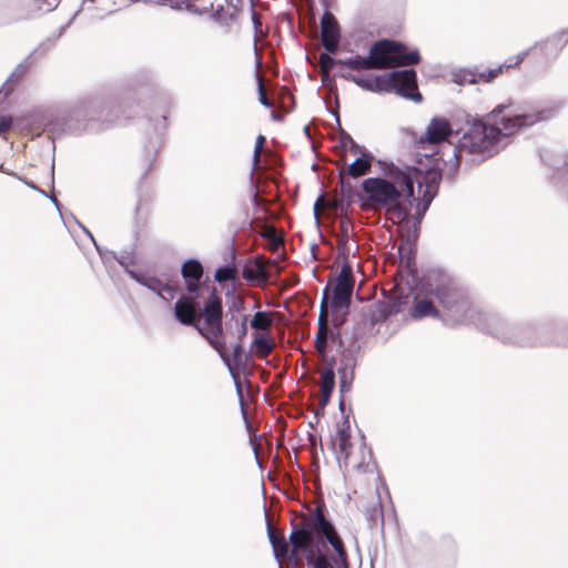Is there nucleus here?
<instances>
[{"label": "nucleus", "mask_w": 568, "mask_h": 568, "mask_svg": "<svg viewBox=\"0 0 568 568\" xmlns=\"http://www.w3.org/2000/svg\"><path fill=\"white\" fill-rule=\"evenodd\" d=\"M386 178H368L363 181V206L375 211L383 210L389 221L400 224L410 213L412 202L417 185V199L425 212L435 197L442 173L439 159L435 155H425L416 166H397L394 164L385 169Z\"/></svg>", "instance_id": "obj_1"}, {"label": "nucleus", "mask_w": 568, "mask_h": 568, "mask_svg": "<svg viewBox=\"0 0 568 568\" xmlns=\"http://www.w3.org/2000/svg\"><path fill=\"white\" fill-rule=\"evenodd\" d=\"M548 119L545 111L521 112L511 104H499L481 119L467 123L454 152L458 164L466 156L487 159L496 154L519 130Z\"/></svg>", "instance_id": "obj_2"}, {"label": "nucleus", "mask_w": 568, "mask_h": 568, "mask_svg": "<svg viewBox=\"0 0 568 568\" xmlns=\"http://www.w3.org/2000/svg\"><path fill=\"white\" fill-rule=\"evenodd\" d=\"M427 291L434 295L444 308V322L449 324L473 323L487 329L498 338L525 344L513 335L504 332L503 324L494 316H487L478 312L468 301L465 294L456 287L454 281L445 274L428 276Z\"/></svg>", "instance_id": "obj_3"}, {"label": "nucleus", "mask_w": 568, "mask_h": 568, "mask_svg": "<svg viewBox=\"0 0 568 568\" xmlns=\"http://www.w3.org/2000/svg\"><path fill=\"white\" fill-rule=\"evenodd\" d=\"M419 61L417 50H410L400 42L393 40H381L374 43L368 57H352L341 61L343 65L353 70L387 69L398 65H412Z\"/></svg>", "instance_id": "obj_4"}, {"label": "nucleus", "mask_w": 568, "mask_h": 568, "mask_svg": "<svg viewBox=\"0 0 568 568\" xmlns=\"http://www.w3.org/2000/svg\"><path fill=\"white\" fill-rule=\"evenodd\" d=\"M344 78L371 92L395 91L406 99L415 102L422 101V94L417 91L416 72L412 69L395 71L384 75H355L348 73Z\"/></svg>", "instance_id": "obj_5"}, {"label": "nucleus", "mask_w": 568, "mask_h": 568, "mask_svg": "<svg viewBox=\"0 0 568 568\" xmlns=\"http://www.w3.org/2000/svg\"><path fill=\"white\" fill-rule=\"evenodd\" d=\"M223 307L222 301L215 294H212L196 317L194 327L210 343V345L220 354L224 363L231 367V358L225 353V341L223 338L222 327Z\"/></svg>", "instance_id": "obj_6"}, {"label": "nucleus", "mask_w": 568, "mask_h": 568, "mask_svg": "<svg viewBox=\"0 0 568 568\" xmlns=\"http://www.w3.org/2000/svg\"><path fill=\"white\" fill-rule=\"evenodd\" d=\"M313 528L320 531L332 545L335 552L333 556L335 568H347V554L345 551L344 545L336 534L333 525L326 520L323 513L318 508L316 509L314 517Z\"/></svg>", "instance_id": "obj_7"}, {"label": "nucleus", "mask_w": 568, "mask_h": 568, "mask_svg": "<svg viewBox=\"0 0 568 568\" xmlns=\"http://www.w3.org/2000/svg\"><path fill=\"white\" fill-rule=\"evenodd\" d=\"M338 452L337 458L339 463H343L345 468H352L357 470L358 473H365L368 470L369 460L372 458L371 452L366 450L364 442H361L358 447L361 458L354 455L352 452L353 445L349 439H339L337 440Z\"/></svg>", "instance_id": "obj_8"}, {"label": "nucleus", "mask_w": 568, "mask_h": 568, "mask_svg": "<svg viewBox=\"0 0 568 568\" xmlns=\"http://www.w3.org/2000/svg\"><path fill=\"white\" fill-rule=\"evenodd\" d=\"M354 287V278L349 266H343L333 290L332 303L335 308H347Z\"/></svg>", "instance_id": "obj_9"}, {"label": "nucleus", "mask_w": 568, "mask_h": 568, "mask_svg": "<svg viewBox=\"0 0 568 568\" xmlns=\"http://www.w3.org/2000/svg\"><path fill=\"white\" fill-rule=\"evenodd\" d=\"M321 34L324 48L334 53L339 41V28L335 17L326 11L321 19Z\"/></svg>", "instance_id": "obj_10"}, {"label": "nucleus", "mask_w": 568, "mask_h": 568, "mask_svg": "<svg viewBox=\"0 0 568 568\" xmlns=\"http://www.w3.org/2000/svg\"><path fill=\"white\" fill-rule=\"evenodd\" d=\"M452 125L448 120L444 118H434L430 120L424 136L420 138V145L426 143L437 144L445 141L452 134Z\"/></svg>", "instance_id": "obj_11"}, {"label": "nucleus", "mask_w": 568, "mask_h": 568, "mask_svg": "<svg viewBox=\"0 0 568 568\" xmlns=\"http://www.w3.org/2000/svg\"><path fill=\"white\" fill-rule=\"evenodd\" d=\"M351 151L358 155L347 168L348 175L358 178L369 172L373 155L369 152L364 151L359 145L352 142Z\"/></svg>", "instance_id": "obj_12"}, {"label": "nucleus", "mask_w": 568, "mask_h": 568, "mask_svg": "<svg viewBox=\"0 0 568 568\" xmlns=\"http://www.w3.org/2000/svg\"><path fill=\"white\" fill-rule=\"evenodd\" d=\"M131 275L142 285L146 286L149 290L158 293V295L165 301L173 300L176 296L178 287L175 285H172L170 283H163L155 277H138L132 273Z\"/></svg>", "instance_id": "obj_13"}, {"label": "nucleus", "mask_w": 568, "mask_h": 568, "mask_svg": "<svg viewBox=\"0 0 568 568\" xmlns=\"http://www.w3.org/2000/svg\"><path fill=\"white\" fill-rule=\"evenodd\" d=\"M174 314L182 324L194 326L197 317V311L193 300L185 296L179 298L175 303Z\"/></svg>", "instance_id": "obj_14"}, {"label": "nucleus", "mask_w": 568, "mask_h": 568, "mask_svg": "<svg viewBox=\"0 0 568 568\" xmlns=\"http://www.w3.org/2000/svg\"><path fill=\"white\" fill-rule=\"evenodd\" d=\"M182 275L186 282L189 292H195L203 275V268L196 260H189L182 265Z\"/></svg>", "instance_id": "obj_15"}, {"label": "nucleus", "mask_w": 568, "mask_h": 568, "mask_svg": "<svg viewBox=\"0 0 568 568\" xmlns=\"http://www.w3.org/2000/svg\"><path fill=\"white\" fill-rule=\"evenodd\" d=\"M410 315L414 318H422L426 316L437 317L439 315V311L434 306L432 301L416 296Z\"/></svg>", "instance_id": "obj_16"}, {"label": "nucleus", "mask_w": 568, "mask_h": 568, "mask_svg": "<svg viewBox=\"0 0 568 568\" xmlns=\"http://www.w3.org/2000/svg\"><path fill=\"white\" fill-rule=\"evenodd\" d=\"M251 348L254 356L258 358H265L273 351L274 343L264 334H255Z\"/></svg>", "instance_id": "obj_17"}, {"label": "nucleus", "mask_w": 568, "mask_h": 568, "mask_svg": "<svg viewBox=\"0 0 568 568\" xmlns=\"http://www.w3.org/2000/svg\"><path fill=\"white\" fill-rule=\"evenodd\" d=\"M290 541L296 551L307 550L313 544V532L307 529H294L290 535Z\"/></svg>", "instance_id": "obj_18"}, {"label": "nucleus", "mask_w": 568, "mask_h": 568, "mask_svg": "<svg viewBox=\"0 0 568 568\" xmlns=\"http://www.w3.org/2000/svg\"><path fill=\"white\" fill-rule=\"evenodd\" d=\"M145 2H152L160 6H168L171 9L174 10H182L185 9L190 12L194 13H203L207 11V8H203V10H200L196 8L194 3H192L190 0H144Z\"/></svg>", "instance_id": "obj_19"}, {"label": "nucleus", "mask_w": 568, "mask_h": 568, "mask_svg": "<svg viewBox=\"0 0 568 568\" xmlns=\"http://www.w3.org/2000/svg\"><path fill=\"white\" fill-rule=\"evenodd\" d=\"M335 386V374L332 368H326L321 373V395L323 404L329 400Z\"/></svg>", "instance_id": "obj_20"}, {"label": "nucleus", "mask_w": 568, "mask_h": 568, "mask_svg": "<svg viewBox=\"0 0 568 568\" xmlns=\"http://www.w3.org/2000/svg\"><path fill=\"white\" fill-rule=\"evenodd\" d=\"M267 534L276 559L280 560L281 558H284L288 548L285 538L283 536H278L270 524L267 525Z\"/></svg>", "instance_id": "obj_21"}, {"label": "nucleus", "mask_w": 568, "mask_h": 568, "mask_svg": "<svg viewBox=\"0 0 568 568\" xmlns=\"http://www.w3.org/2000/svg\"><path fill=\"white\" fill-rule=\"evenodd\" d=\"M273 324V317L268 312H256L251 321V327L256 331H268Z\"/></svg>", "instance_id": "obj_22"}, {"label": "nucleus", "mask_w": 568, "mask_h": 568, "mask_svg": "<svg viewBox=\"0 0 568 568\" xmlns=\"http://www.w3.org/2000/svg\"><path fill=\"white\" fill-rule=\"evenodd\" d=\"M306 560L313 568H335L334 560L332 562L322 554H316L314 550H310Z\"/></svg>", "instance_id": "obj_23"}, {"label": "nucleus", "mask_w": 568, "mask_h": 568, "mask_svg": "<svg viewBox=\"0 0 568 568\" xmlns=\"http://www.w3.org/2000/svg\"><path fill=\"white\" fill-rule=\"evenodd\" d=\"M243 275L246 280L262 278L265 281L267 278L265 268L258 263H255L253 266H246Z\"/></svg>", "instance_id": "obj_24"}, {"label": "nucleus", "mask_w": 568, "mask_h": 568, "mask_svg": "<svg viewBox=\"0 0 568 568\" xmlns=\"http://www.w3.org/2000/svg\"><path fill=\"white\" fill-rule=\"evenodd\" d=\"M236 277V270L233 266H224L216 270L214 278L219 283L233 281Z\"/></svg>", "instance_id": "obj_25"}, {"label": "nucleus", "mask_w": 568, "mask_h": 568, "mask_svg": "<svg viewBox=\"0 0 568 568\" xmlns=\"http://www.w3.org/2000/svg\"><path fill=\"white\" fill-rule=\"evenodd\" d=\"M328 328L318 327V332L315 338V345L317 351L321 354L325 353L326 349V339H327Z\"/></svg>", "instance_id": "obj_26"}, {"label": "nucleus", "mask_w": 568, "mask_h": 568, "mask_svg": "<svg viewBox=\"0 0 568 568\" xmlns=\"http://www.w3.org/2000/svg\"><path fill=\"white\" fill-rule=\"evenodd\" d=\"M99 6L102 11L112 12L114 7L121 6L118 0H91Z\"/></svg>", "instance_id": "obj_27"}, {"label": "nucleus", "mask_w": 568, "mask_h": 568, "mask_svg": "<svg viewBox=\"0 0 568 568\" xmlns=\"http://www.w3.org/2000/svg\"><path fill=\"white\" fill-rule=\"evenodd\" d=\"M264 142H265V136L264 135H258L256 138L255 148H254V154H253V160H254V165L255 166L260 162V156H261V152H262Z\"/></svg>", "instance_id": "obj_28"}, {"label": "nucleus", "mask_w": 568, "mask_h": 568, "mask_svg": "<svg viewBox=\"0 0 568 568\" xmlns=\"http://www.w3.org/2000/svg\"><path fill=\"white\" fill-rule=\"evenodd\" d=\"M258 100L260 102L266 106V108H270L272 106L267 95H266V92H265V89H264V85L262 83V81L260 80V83H258Z\"/></svg>", "instance_id": "obj_29"}, {"label": "nucleus", "mask_w": 568, "mask_h": 568, "mask_svg": "<svg viewBox=\"0 0 568 568\" xmlns=\"http://www.w3.org/2000/svg\"><path fill=\"white\" fill-rule=\"evenodd\" d=\"M12 125V118L10 115H0V134L7 132Z\"/></svg>", "instance_id": "obj_30"}, {"label": "nucleus", "mask_w": 568, "mask_h": 568, "mask_svg": "<svg viewBox=\"0 0 568 568\" xmlns=\"http://www.w3.org/2000/svg\"><path fill=\"white\" fill-rule=\"evenodd\" d=\"M339 374H341V385H339L341 392H348L351 388V382L348 381L346 369L339 371Z\"/></svg>", "instance_id": "obj_31"}, {"label": "nucleus", "mask_w": 568, "mask_h": 568, "mask_svg": "<svg viewBox=\"0 0 568 568\" xmlns=\"http://www.w3.org/2000/svg\"><path fill=\"white\" fill-rule=\"evenodd\" d=\"M318 327L327 328V311L324 308V303L322 304V310L318 316Z\"/></svg>", "instance_id": "obj_32"}, {"label": "nucleus", "mask_w": 568, "mask_h": 568, "mask_svg": "<svg viewBox=\"0 0 568 568\" xmlns=\"http://www.w3.org/2000/svg\"><path fill=\"white\" fill-rule=\"evenodd\" d=\"M321 64L324 70H327L333 64V59L328 54L323 53L321 55Z\"/></svg>", "instance_id": "obj_33"}, {"label": "nucleus", "mask_w": 568, "mask_h": 568, "mask_svg": "<svg viewBox=\"0 0 568 568\" xmlns=\"http://www.w3.org/2000/svg\"><path fill=\"white\" fill-rule=\"evenodd\" d=\"M241 356H242V346H241V344L237 343L233 346V354H232L233 361L235 363H239L241 359Z\"/></svg>", "instance_id": "obj_34"}, {"label": "nucleus", "mask_w": 568, "mask_h": 568, "mask_svg": "<svg viewBox=\"0 0 568 568\" xmlns=\"http://www.w3.org/2000/svg\"><path fill=\"white\" fill-rule=\"evenodd\" d=\"M247 334V317L244 316L241 321V334L240 338H243Z\"/></svg>", "instance_id": "obj_35"}, {"label": "nucleus", "mask_w": 568, "mask_h": 568, "mask_svg": "<svg viewBox=\"0 0 568 568\" xmlns=\"http://www.w3.org/2000/svg\"><path fill=\"white\" fill-rule=\"evenodd\" d=\"M351 435H349V432H348V427L347 428H341L338 430V434H337V438L336 440H339V439H349Z\"/></svg>", "instance_id": "obj_36"}, {"label": "nucleus", "mask_w": 568, "mask_h": 568, "mask_svg": "<svg viewBox=\"0 0 568 568\" xmlns=\"http://www.w3.org/2000/svg\"><path fill=\"white\" fill-rule=\"evenodd\" d=\"M265 235H266V236H274V235H275V230H274V229H272V227H271V229H267V230L265 231Z\"/></svg>", "instance_id": "obj_37"}, {"label": "nucleus", "mask_w": 568, "mask_h": 568, "mask_svg": "<svg viewBox=\"0 0 568 568\" xmlns=\"http://www.w3.org/2000/svg\"><path fill=\"white\" fill-rule=\"evenodd\" d=\"M500 71H501V67L499 69H497V70L490 71L489 80L495 78Z\"/></svg>", "instance_id": "obj_38"}, {"label": "nucleus", "mask_w": 568, "mask_h": 568, "mask_svg": "<svg viewBox=\"0 0 568 568\" xmlns=\"http://www.w3.org/2000/svg\"><path fill=\"white\" fill-rule=\"evenodd\" d=\"M26 184L31 189L38 190V187L32 182H26Z\"/></svg>", "instance_id": "obj_39"}, {"label": "nucleus", "mask_w": 568, "mask_h": 568, "mask_svg": "<svg viewBox=\"0 0 568 568\" xmlns=\"http://www.w3.org/2000/svg\"><path fill=\"white\" fill-rule=\"evenodd\" d=\"M252 18H253V21H254L255 26H257L258 21H257L255 12H253Z\"/></svg>", "instance_id": "obj_40"}, {"label": "nucleus", "mask_w": 568, "mask_h": 568, "mask_svg": "<svg viewBox=\"0 0 568 568\" xmlns=\"http://www.w3.org/2000/svg\"><path fill=\"white\" fill-rule=\"evenodd\" d=\"M524 55H525V53L521 55H518L515 64L519 63L524 59Z\"/></svg>", "instance_id": "obj_41"}, {"label": "nucleus", "mask_w": 568, "mask_h": 568, "mask_svg": "<svg viewBox=\"0 0 568 568\" xmlns=\"http://www.w3.org/2000/svg\"><path fill=\"white\" fill-rule=\"evenodd\" d=\"M51 200L55 204V206L59 209V202L57 201V199L52 196Z\"/></svg>", "instance_id": "obj_42"}]
</instances>
